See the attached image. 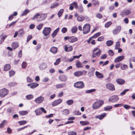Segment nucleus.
I'll list each match as a JSON object with an SVG mask.
<instances>
[{
    "label": "nucleus",
    "mask_w": 135,
    "mask_h": 135,
    "mask_svg": "<svg viewBox=\"0 0 135 135\" xmlns=\"http://www.w3.org/2000/svg\"><path fill=\"white\" fill-rule=\"evenodd\" d=\"M104 103V102L102 100H99L96 102L92 105V108L93 109H96L100 107Z\"/></svg>",
    "instance_id": "f257e3e1"
},
{
    "label": "nucleus",
    "mask_w": 135,
    "mask_h": 135,
    "mask_svg": "<svg viewBox=\"0 0 135 135\" xmlns=\"http://www.w3.org/2000/svg\"><path fill=\"white\" fill-rule=\"evenodd\" d=\"M8 93V90L5 88L0 90V97H4Z\"/></svg>",
    "instance_id": "f03ea898"
},
{
    "label": "nucleus",
    "mask_w": 135,
    "mask_h": 135,
    "mask_svg": "<svg viewBox=\"0 0 135 135\" xmlns=\"http://www.w3.org/2000/svg\"><path fill=\"white\" fill-rule=\"evenodd\" d=\"M90 26L89 24H86L83 27V33L85 34L88 33L90 31Z\"/></svg>",
    "instance_id": "7ed1b4c3"
},
{
    "label": "nucleus",
    "mask_w": 135,
    "mask_h": 135,
    "mask_svg": "<svg viewBox=\"0 0 135 135\" xmlns=\"http://www.w3.org/2000/svg\"><path fill=\"white\" fill-rule=\"evenodd\" d=\"M74 86L76 88L82 89L84 87V84L82 81H80L76 82L74 84Z\"/></svg>",
    "instance_id": "20e7f679"
},
{
    "label": "nucleus",
    "mask_w": 135,
    "mask_h": 135,
    "mask_svg": "<svg viewBox=\"0 0 135 135\" xmlns=\"http://www.w3.org/2000/svg\"><path fill=\"white\" fill-rule=\"evenodd\" d=\"M51 30L50 27H45L42 31V33L45 36H47L49 35Z\"/></svg>",
    "instance_id": "39448f33"
},
{
    "label": "nucleus",
    "mask_w": 135,
    "mask_h": 135,
    "mask_svg": "<svg viewBox=\"0 0 135 135\" xmlns=\"http://www.w3.org/2000/svg\"><path fill=\"white\" fill-rule=\"evenodd\" d=\"M119 99V98L117 95H114L111 97L109 99V102L112 103H115L117 102Z\"/></svg>",
    "instance_id": "423d86ee"
},
{
    "label": "nucleus",
    "mask_w": 135,
    "mask_h": 135,
    "mask_svg": "<svg viewBox=\"0 0 135 135\" xmlns=\"http://www.w3.org/2000/svg\"><path fill=\"white\" fill-rule=\"evenodd\" d=\"M121 26H117L112 31V33L114 35L118 33L121 30Z\"/></svg>",
    "instance_id": "0eeeda50"
},
{
    "label": "nucleus",
    "mask_w": 135,
    "mask_h": 135,
    "mask_svg": "<svg viewBox=\"0 0 135 135\" xmlns=\"http://www.w3.org/2000/svg\"><path fill=\"white\" fill-rule=\"evenodd\" d=\"M47 64L44 62L40 63L38 66L39 69L41 70H44L47 68Z\"/></svg>",
    "instance_id": "6e6552de"
},
{
    "label": "nucleus",
    "mask_w": 135,
    "mask_h": 135,
    "mask_svg": "<svg viewBox=\"0 0 135 135\" xmlns=\"http://www.w3.org/2000/svg\"><path fill=\"white\" fill-rule=\"evenodd\" d=\"M106 86L107 88L109 90L114 91L115 90L114 86V85L110 83H108L106 84Z\"/></svg>",
    "instance_id": "1a4fd4ad"
},
{
    "label": "nucleus",
    "mask_w": 135,
    "mask_h": 135,
    "mask_svg": "<svg viewBox=\"0 0 135 135\" xmlns=\"http://www.w3.org/2000/svg\"><path fill=\"white\" fill-rule=\"evenodd\" d=\"M44 98L42 96H40L36 98L34 101L37 104H40L42 103L44 100Z\"/></svg>",
    "instance_id": "9d476101"
},
{
    "label": "nucleus",
    "mask_w": 135,
    "mask_h": 135,
    "mask_svg": "<svg viewBox=\"0 0 135 135\" xmlns=\"http://www.w3.org/2000/svg\"><path fill=\"white\" fill-rule=\"evenodd\" d=\"M131 11L129 10H123L121 12V15L123 17L128 15L131 13Z\"/></svg>",
    "instance_id": "9b49d317"
},
{
    "label": "nucleus",
    "mask_w": 135,
    "mask_h": 135,
    "mask_svg": "<svg viewBox=\"0 0 135 135\" xmlns=\"http://www.w3.org/2000/svg\"><path fill=\"white\" fill-rule=\"evenodd\" d=\"M95 69L94 68H91L89 70L88 75V76L89 77L92 76L94 74Z\"/></svg>",
    "instance_id": "f8f14e48"
},
{
    "label": "nucleus",
    "mask_w": 135,
    "mask_h": 135,
    "mask_svg": "<svg viewBox=\"0 0 135 135\" xmlns=\"http://www.w3.org/2000/svg\"><path fill=\"white\" fill-rule=\"evenodd\" d=\"M73 47L71 46L66 45L65 46V51L67 52H70L72 50Z\"/></svg>",
    "instance_id": "ddd939ff"
},
{
    "label": "nucleus",
    "mask_w": 135,
    "mask_h": 135,
    "mask_svg": "<svg viewBox=\"0 0 135 135\" xmlns=\"http://www.w3.org/2000/svg\"><path fill=\"white\" fill-rule=\"evenodd\" d=\"M62 102L61 99H59L54 101L52 103V105L53 107L55 106L60 104Z\"/></svg>",
    "instance_id": "4468645a"
},
{
    "label": "nucleus",
    "mask_w": 135,
    "mask_h": 135,
    "mask_svg": "<svg viewBox=\"0 0 135 135\" xmlns=\"http://www.w3.org/2000/svg\"><path fill=\"white\" fill-rule=\"evenodd\" d=\"M124 58L123 55L120 56L116 58L114 60L115 62H118L120 61L123 60Z\"/></svg>",
    "instance_id": "2eb2a0df"
},
{
    "label": "nucleus",
    "mask_w": 135,
    "mask_h": 135,
    "mask_svg": "<svg viewBox=\"0 0 135 135\" xmlns=\"http://www.w3.org/2000/svg\"><path fill=\"white\" fill-rule=\"evenodd\" d=\"M102 51L100 49L99 50V51L96 52H93L92 57L94 58L96 57H99L101 54Z\"/></svg>",
    "instance_id": "dca6fc26"
},
{
    "label": "nucleus",
    "mask_w": 135,
    "mask_h": 135,
    "mask_svg": "<svg viewBox=\"0 0 135 135\" xmlns=\"http://www.w3.org/2000/svg\"><path fill=\"white\" fill-rule=\"evenodd\" d=\"M47 13H42L40 14L39 16L40 21L44 20L47 17Z\"/></svg>",
    "instance_id": "f3484780"
},
{
    "label": "nucleus",
    "mask_w": 135,
    "mask_h": 135,
    "mask_svg": "<svg viewBox=\"0 0 135 135\" xmlns=\"http://www.w3.org/2000/svg\"><path fill=\"white\" fill-rule=\"evenodd\" d=\"M78 40V38L74 36H71L70 37L69 42L70 43H74L77 41Z\"/></svg>",
    "instance_id": "a211bd4d"
},
{
    "label": "nucleus",
    "mask_w": 135,
    "mask_h": 135,
    "mask_svg": "<svg viewBox=\"0 0 135 135\" xmlns=\"http://www.w3.org/2000/svg\"><path fill=\"white\" fill-rule=\"evenodd\" d=\"M116 81L118 84L121 85L123 84L125 82L124 80L120 78L116 79Z\"/></svg>",
    "instance_id": "6ab92c4d"
},
{
    "label": "nucleus",
    "mask_w": 135,
    "mask_h": 135,
    "mask_svg": "<svg viewBox=\"0 0 135 135\" xmlns=\"http://www.w3.org/2000/svg\"><path fill=\"white\" fill-rule=\"evenodd\" d=\"M40 14L39 13H36L32 18V20H34L35 19L37 21L40 22L39 16Z\"/></svg>",
    "instance_id": "aec40b11"
},
{
    "label": "nucleus",
    "mask_w": 135,
    "mask_h": 135,
    "mask_svg": "<svg viewBox=\"0 0 135 135\" xmlns=\"http://www.w3.org/2000/svg\"><path fill=\"white\" fill-rule=\"evenodd\" d=\"M59 5V3H54L52 4L50 7V9H53L57 7Z\"/></svg>",
    "instance_id": "412c9836"
},
{
    "label": "nucleus",
    "mask_w": 135,
    "mask_h": 135,
    "mask_svg": "<svg viewBox=\"0 0 135 135\" xmlns=\"http://www.w3.org/2000/svg\"><path fill=\"white\" fill-rule=\"evenodd\" d=\"M59 30L60 28L58 27L54 31L51 35V36L52 37H54L56 36L59 31Z\"/></svg>",
    "instance_id": "4be33fe9"
},
{
    "label": "nucleus",
    "mask_w": 135,
    "mask_h": 135,
    "mask_svg": "<svg viewBox=\"0 0 135 135\" xmlns=\"http://www.w3.org/2000/svg\"><path fill=\"white\" fill-rule=\"evenodd\" d=\"M66 85V84L64 83L59 84L56 85V87L57 89H60L64 87Z\"/></svg>",
    "instance_id": "5701e85b"
},
{
    "label": "nucleus",
    "mask_w": 135,
    "mask_h": 135,
    "mask_svg": "<svg viewBox=\"0 0 135 135\" xmlns=\"http://www.w3.org/2000/svg\"><path fill=\"white\" fill-rule=\"evenodd\" d=\"M106 114L105 113H104L99 115L96 116L95 118H98L100 119L101 120L105 116Z\"/></svg>",
    "instance_id": "b1692460"
},
{
    "label": "nucleus",
    "mask_w": 135,
    "mask_h": 135,
    "mask_svg": "<svg viewBox=\"0 0 135 135\" xmlns=\"http://www.w3.org/2000/svg\"><path fill=\"white\" fill-rule=\"evenodd\" d=\"M83 74V72L81 71H78L74 73V75L75 76H79Z\"/></svg>",
    "instance_id": "393cba45"
},
{
    "label": "nucleus",
    "mask_w": 135,
    "mask_h": 135,
    "mask_svg": "<svg viewBox=\"0 0 135 135\" xmlns=\"http://www.w3.org/2000/svg\"><path fill=\"white\" fill-rule=\"evenodd\" d=\"M59 79L60 81H66L67 79L66 76L64 75H62L60 76Z\"/></svg>",
    "instance_id": "a878e982"
},
{
    "label": "nucleus",
    "mask_w": 135,
    "mask_h": 135,
    "mask_svg": "<svg viewBox=\"0 0 135 135\" xmlns=\"http://www.w3.org/2000/svg\"><path fill=\"white\" fill-rule=\"evenodd\" d=\"M57 47H52L50 49V51L53 54L56 53L57 51Z\"/></svg>",
    "instance_id": "bb28decb"
},
{
    "label": "nucleus",
    "mask_w": 135,
    "mask_h": 135,
    "mask_svg": "<svg viewBox=\"0 0 135 135\" xmlns=\"http://www.w3.org/2000/svg\"><path fill=\"white\" fill-rule=\"evenodd\" d=\"M95 73L97 77L98 78H102L104 77L103 75L102 74L99 73L98 71H96Z\"/></svg>",
    "instance_id": "cd10ccee"
},
{
    "label": "nucleus",
    "mask_w": 135,
    "mask_h": 135,
    "mask_svg": "<svg viewBox=\"0 0 135 135\" xmlns=\"http://www.w3.org/2000/svg\"><path fill=\"white\" fill-rule=\"evenodd\" d=\"M11 68V66L9 64H6L4 68V70L5 71H7Z\"/></svg>",
    "instance_id": "c85d7f7f"
},
{
    "label": "nucleus",
    "mask_w": 135,
    "mask_h": 135,
    "mask_svg": "<svg viewBox=\"0 0 135 135\" xmlns=\"http://www.w3.org/2000/svg\"><path fill=\"white\" fill-rule=\"evenodd\" d=\"M7 120H4L3 121V122L0 124V128H3L7 123Z\"/></svg>",
    "instance_id": "c756f323"
},
{
    "label": "nucleus",
    "mask_w": 135,
    "mask_h": 135,
    "mask_svg": "<svg viewBox=\"0 0 135 135\" xmlns=\"http://www.w3.org/2000/svg\"><path fill=\"white\" fill-rule=\"evenodd\" d=\"M28 112L26 110L20 111L19 112V113L21 115H27Z\"/></svg>",
    "instance_id": "7c9ffc66"
},
{
    "label": "nucleus",
    "mask_w": 135,
    "mask_h": 135,
    "mask_svg": "<svg viewBox=\"0 0 135 135\" xmlns=\"http://www.w3.org/2000/svg\"><path fill=\"white\" fill-rule=\"evenodd\" d=\"M18 36H22L24 33V31L23 29H21L18 31Z\"/></svg>",
    "instance_id": "2f4dec72"
},
{
    "label": "nucleus",
    "mask_w": 135,
    "mask_h": 135,
    "mask_svg": "<svg viewBox=\"0 0 135 135\" xmlns=\"http://www.w3.org/2000/svg\"><path fill=\"white\" fill-rule=\"evenodd\" d=\"M62 113L65 115H67L69 114V111L67 109H65L62 111Z\"/></svg>",
    "instance_id": "473e14b6"
},
{
    "label": "nucleus",
    "mask_w": 135,
    "mask_h": 135,
    "mask_svg": "<svg viewBox=\"0 0 135 135\" xmlns=\"http://www.w3.org/2000/svg\"><path fill=\"white\" fill-rule=\"evenodd\" d=\"M76 65L77 67L78 68H82L83 67L82 64L79 61H77Z\"/></svg>",
    "instance_id": "72a5a7b5"
},
{
    "label": "nucleus",
    "mask_w": 135,
    "mask_h": 135,
    "mask_svg": "<svg viewBox=\"0 0 135 135\" xmlns=\"http://www.w3.org/2000/svg\"><path fill=\"white\" fill-rule=\"evenodd\" d=\"M78 28L77 27L74 26L71 29V31L72 33H76L77 31Z\"/></svg>",
    "instance_id": "f704fd0d"
},
{
    "label": "nucleus",
    "mask_w": 135,
    "mask_h": 135,
    "mask_svg": "<svg viewBox=\"0 0 135 135\" xmlns=\"http://www.w3.org/2000/svg\"><path fill=\"white\" fill-rule=\"evenodd\" d=\"M32 84L30 88L32 89L36 88L39 85V84L37 83H32Z\"/></svg>",
    "instance_id": "c9c22d12"
},
{
    "label": "nucleus",
    "mask_w": 135,
    "mask_h": 135,
    "mask_svg": "<svg viewBox=\"0 0 135 135\" xmlns=\"http://www.w3.org/2000/svg\"><path fill=\"white\" fill-rule=\"evenodd\" d=\"M35 113L37 115L41 114L42 113L41 110L40 108H38L35 110Z\"/></svg>",
    "instance_id": "e433bc0d"
},
{
    "label": "nucleus",
    "mask_w": 135,
    "mask_h": 135,
    "mask_svg": "<svg viewBox=\"0 0 135 135\" xmlns=\"http://www.w3.org/2000/svg\"><path fill=\"white\" fill-rule=\"evenodd\" d=\"M113 41L111 40H109L107 41L106 43L107 46H110L113 44Z\"/></svg>",
    "instance_id": "4c0bfd02"
},
{
    "label": "nucleus",
    "mask_w": 135,
    "mask_h": 135,
    "mask_svg": "<svg viewBox=\"0 0 135 135\" xmlns=\"http://www.w3.org/2000/svg\"><path fill=\"white\" fill-rule=\"evenodd\" d=\"M18 46V43L17 42H14L12 43V48L14 49H15L17 48Z\"/></svg>",
    "instance_id": "58836bf2"
},
{
    "label": "nucleus",
    "mask_w": 135,
    "mask_h": 135,
    "mask_svg": "<svg viewBox=\"0 0 135 135\" xmlns=\"http://www.w3.org/2000/svg\"><path fill=\"white\" fill-rule=\"evenodd\" d=\"M74 103V101L72 99H69L66 102V104L69 105H71Z\"/></svg>",
    "instance_id": "ea45409f"
},
{
    "label": "nucleus",
    "mask_w": 135,
    "mask_h": 135,
    "mask_svg": "<svg viewBox=\"0 0 135 135\" xmlns=\"http://www.w3.org/2000/svg\"><path fill=\"white\" fill-rule=\"evenodd\" d=\"M123 65L121 66V69L123 70H126L128 68V66L124 64H122Z\"/></svg>",
    "instance_id": "a19ab883"
},
{
    "label": "nucleus",
    "mask_w": 135,
    "mask_h": 135,
    "mask_svg": "<svg viewBox=\"0 0 135 135\" xmlns=\"http://www.w3.org/2000/svg\"><path fill=\"white\" fill-rule=\"evenodd\" d=\"M78 8V11L80 13L82 12L83 11L84 8L81 4H80Z\"/></svg>",
    "instance_id": "79ce46f5"
},
{
    "label": "nucleus",
    "mask_w": 135,
    "mask_h": 135,
    "mask_svg": "<svg viewBox=\"0 0 135 135\" xmlns=\"http://www.w3.org/2000/svg\"><path fill=\"white\" fill-rule=\"evenodd\" d=\"M84 17L83 16H78L77 18V21L79 22L82 21L84 20Z\"/></svg>",
    "instance_id": "37998d69"
},
{
    "label": "nucleus",
    "mask_w": 135,
    "mask_h": 135,
    "mask_svg": "<svg viewBox=\"0 0 135 135\" xmlns=\"http://www.w3.org/2000/svg\"><path fill=\"white\" fill-rule=\"evenodd\" d=\"M64 9H61L59 10L57 13L59 17H60L62 15L64 12Z\"/></svg>",
    "instance_id": "c03bdc74"
},
{
    "label": "nucleus",
    "mask_w": 135,
    "mask_h": 135,
    "mask_svg": "<svg viewBox=\"0 0 135 135\" xmlns=\"http://www.w3.org/2000/svg\"><path fill=\"white\" fill-rule=\"evenodd\" d=\"M6 111L8 113H11L13 111V108L12 107L8 108L7 109Z\"/></svg>",
    "instance_id": "a18cd8bd"
},
{
    "label": "nucleus",
    "mask_w": 135,
    "mask_h": 135,
    "mask_svg": "<svg viewBox=\"0 0 135 135\" xmlns=\"http://www.w3.org/2000/svg\"><path fill=\"white\" fill-rule=\"evenodd\" d=\"M80 123L82 126L88 125L89 124V122L87 121H80Z\"/></svg>",
    "instance_id": "49530a36"
},
{
    "label": "nucleus",
    "mask_w": 135,
    "mask_h": 135,
    "mask_svg": "<svg viewBox=\"0 0 135 135\" xmlns=\"http://www.w3.org/2000/svg\"><path fill=\"white\" fill-rule=\"evenodd\" d=\"M43 25V24L42 23H40L38 25H37L36 27V28L38 30H40L42 28Z\"/></svg>",
    "instance_id": "de8ad7c7"
},
{
    "label": "nucleus",
    "mask_w": 135,
    "mask_h": 135,
    "mask_svg": "<svg viewBox=\"0 0 135 135\" xmlns=\"http://www.w3.org/2000/svg\"><path fill=\"white\" fill-rule=\"evenodd\" d=\"M26 97L27 99L29 100L33 99V96L32 94H29L26 95Z\"/></svg>",
    "instance_id": "09e8293b"
},
{
    "label": "nucleus",
    "mask_w": 135,
    "mask_h": 135,
    "mask_svg": "<svg viewBox=\"0 0 135 135\" xmlns=\"http://www.w3.org/2000/svg\"><path fill=\"white\" fill-rule=\"evenodd\" d=\"M96 91V89H93L89 90H87L85 91V93H93L95 91Z\"/></svg>",
    "instance_id": "8fccbe9b"
},
{
    "label": "nucleus",
    "mask_w": 135,
    "mask_h": 135,
    "mask_svg": "<svg viewBox=\"0 0 135 135\" xmlns=\"http://www.w3.org/2000/svg\"><path fill=\"white\" fill-rule=\"evenodd\" d=\"M112 108V107L111 106H107L104 108V110L107 111L110 110Z\"/></svg>",
    "instance_id": "3c124183"
},
{
    "label": "nucleus",
    "mask_w": 135,
    "mask_h": 135,
    "mask_svg": "<svg viewBox=\"0 0 135 135\" xmlns=\"http://www.w3.org/2000/svg\"><path fill=\"white\" fill-rule=\"evenodd\" d=\"M112 24V22H108L106 23L105 25V27L106 28H108Z\"/></svg>",
    "instance_id": "603ef678"
},
{
    "label": "nucleus",
    "mask_w": 135,
    "mask_h": 135,
    "mask_svg": "<svg viewBox=\"0 0 135 135\" xmlns=\"http://www.w3.org/2000/svg\"><path fill=\"white\" fill-rule=\"evenodd\" d=\"M101 35V33L100 32H98L96 34H95L94 35L92 36V37L93 38H95L99 36H100Z\"/></svg>",
    "instance_id": "864d4df0"
},
{
    "label": "nucleus",
    "mask_w": 135,
    "mask_h": 135,
    "mask_svg": "<svg viewBox=\"0 0 135 135\" xmlns=\"http://www.w3.org/2000/svg\"><path fill=\"white\" fill-rule=\"evenodd\" d=\"M15 74V72L13 70H10L9 71V75L10 77L13 76Z\"/></svg>",
    "instance_id": "5fc2aeb1"
},
{
    "label": "nucleus",
    "mask_w": 135,
    "mask_h": 135,
    "mask_svg": "<svg viewBox=\"0 0 135 135\" xmlns=\"http://www.w3.org/2000/svg\"><path fill=\"white\" fill-rule=\"evenodd\" d=\"M27 81L28 83H31L33 81V80L30 77L28 76L27 78Z\"/></svg>",
    "instance_id": "6e6d98bb"
},
{
    "label": "nucleus",
    "mask_w": 135,
    "mask_h": 135,
    "mask_svg": "<svg viewBox=\"0 0 135 135\" xmlns=\"http://www.w3.org/2000/svg\"><path fill=\"white\" fill-rule=\"evenodd\" d=\"M17 84L16 82H11L8 84L9 86L11 87L14 86L16 85Z\"/></svg>",
    "instance_id": "4d7b16f0"
},
{
    "label": "nucleus",
    "mask_w": 135,
    "mask_h": 135,
    "mask_svg": "<svg viewBox=\"0 0 135 135\" xmlns=\"http://www.w3.org/2000/svg\"><path fill=\"white\" fill-rule=\"evenodd\" d=\"M128 91H129L128 89H125L120 94V95L122 96L124 95H125L126 93Z\"/></svg>",
    "instance_id": "13d9d810"
},
{
    "label": "nucleus",
    "mask_w": 135,
    "mask_h": 135,
    "mask_svg": "<svg viewBox=\"0 0 135 135\" xmlns=\"http://www.w3.org/2000/svg\"><path fill=\"white\" fill-rule=\"evenodd\" d=\"M27 65V63L26 62H23L22 65V67L23 68L25 69Z\"/></svg>",
    "instance_id": "bf43d9fd"
},
{
    "label": "nucleus",
    "mask_w": 135,
    "mask_h": 135,
    "mask_svg": "<svg viewBox=\"0 0 135 135\" xmlns=\"http://www.w3.org/2000/svg\"><path fill=\"white\" fill-rule=\"evenodd\" d=\"M60 61V58H58L57 59L56 61V62H54V64L55 65H58Z\"/></svg>",
    "instance_id": "052dcab7"
},
{
    "label": "nucleus",
    "mask_w": 135,
    "mask_h": 135,
    "mask_svg": "<svg viewBox=\"0 0 135 135\" xmlns=\"http://www.w3.org/2000/svg\"><path fill=\"white\" fill-rule=\"evenodd\" d=\"M27 123V122L25 120L21 121L18 122V123L20 124V125H23Z\"/></svg>",
    "instance_id": "680f3d73"
},
{
    "label": "nucleus",
    "mask_w": 135,
    "mask_h": 135,
    "mask_svg": "<svg viewBox=\"0 0 135 135\" xmlns=\"http://www.w3.org/2000/svg\"><path fill=\"white\" fill-rule=\"evenodd\" d=\"M67 30H68L66 28L64 27L62 28L61 31L63 33H65L67 32Z\"/></svg>",
    "instance_id": "e2e57ef3"
},
{
    "label": "nucleus",
    "mask_w": 135,
    "mask_h": 135,
    "mask_svg": "<svg viewBox=\"0 0 135 135\" xmlns=\"http://www.w3.org/2000/svg\"><path fill=\"white\" fill-rule=\"evenodd\" d=\"M7 37V35H4V36H3L1 38V40L0 42L1 43L0 44L2 43L3 42L5 39V38H6Z\"/></svg>",
    "instance_id": "0e129e2a"
},
{
    "label": "nucleus",
    "mask_w": 135,
    "mask_h": 135,
    "mask_svg": "<svg viewBox=\"0 0 135 135\" xmlns=\"http://www.w3.org/2000/svg\"><path fill=\"white\" fill-rule=\"evenodd\" d=\"M73 114L74 115H80L81 114V113L79 111H75V112H74Z\"/></svg>",
    "instance_id": "69168bd1"
},
{
    "label": "nucleus",
    "mask_w": 135,
    "mask_h": 135,
    "mask_svg": "<svg viewBox=\"0 0 135 135\" xmlns=\"http://www.w3.org/2000/svg\"><path fill=\"white\" fill-rule=\"evenodd\" d=\"M93 2V4L95 6H97L99 4V2L97 0H94Z\"/></svg>",
    "instance_id": "338daca9"
},
{
    "label": "nucleus",
    "mask_w": 135,
    "mask_h": 135,
    "mask_svg": "<svg viewBox=\"0 0 135 135\" xmlns=\"http://www.w3.org/2000/svg\"><path fill=\"white\" fill-rule=\"evenodd\" d=\"M108 54L110 56H113L114 54V53L113 52V51L112 50H109L108 51Z\"/></svg>",
    "instance_id": "774afa93"
}]
</instances>
